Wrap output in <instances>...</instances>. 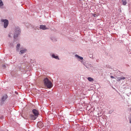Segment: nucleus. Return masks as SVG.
Segmentation results:
<instances>
[{
  "label": "nucleus",
  "instance_id": "1",
  "mask_svg": "<svg viewBox=\"0 0 131 131\" xmlns=\"http://www.w3.org/2000/svg\"><path fill=\"white\" fill-rule=\"evenodd\" d=\"M43 82L44 86L47 88L50 89L52 87V84L51 82L47 78H45Z\"/></svg>",
  "mask_w": 131,
  "mask_h": 131
},
{
  "label": "nucleus",
  "instance_id": "2",
  "mask_svg": "<svg viewBox=\"0 0 131 131\" xmlns=\"http://www.w3.org/2000/svg\"><path fill=\"white\" fill-rule=\"evenodd\" d=\"M21 33V30L19 27L16 26L14 28V37L15 39L17 38Z\"/></svg>",
  "mask_w": 131,
  "mask_h": 131
},
{
  "label": "nucleus",
  "instance_id": "3",
  "mask_svg": "<svg viewBox=\"0 0 131 131\" xmlns=\"http://www.w3.org/2000/svg\"><path fill=\"white\" fill-rule=\"evenodd\" d=\"M1 21L4 23V27L5 28H6L9 24L8 21L6 19H2L1 20Z\"/></svg>",
  "mask_w": 131,
  "mask_h": 131
},
{
  "label": "nucleus",
  "instance_id": "4",
  "mask_svg": "<svg viewBox=\"0 0 131 131\" xmlns=\"http://www.w3.org/2000/svg\"><path fill=\"white\" fill-rule=\"evenodd\" d=\"M32 112L35 116H38L39 112L37 110L34 109L32 110Z\"/></svg>",
  "mask_w": 131,
  "mask_h": 131
},
{
  "label": "nucleus",
  "instance_id": "5",
  "mask_svg": "<svg viewBox=\"0 0 131 131\" xmlns=\"http://www.w3.org/2000/svg\"><path fill=\"white\" fill-rule=\"evenodd\" d=\"M21 49L19 53V54H21L26 53L27 51V49H26L23 48L22 49Z\"/></svg>",
  "mask_w": 131,
  "mask_h": 131
},
{
  "label": "nucleus",
  "instance_id": "6",
  "mask_svg": "<svg viewBox=\"0 0 131 131\" xmlns=\"http://www.w3.org/2000/svg\"><path fill=\"white\" fill-rule=\"evenodd\" d=\"M50 56L53 58L58 60L59 59L58 57L57 54H54L52 53V54H50Z\"/></svg>",
  "mask_w": 131,
  "mask_h": 131
},
{
  "label": "nucleus",
  "instance_id": "7",
  "mask_svg": "<svg viewBox=\"0 0 131 131\" xmlns=\"http://www.w3.org/2000/svg\"><path fill=\"white\" fill-rule=\"evenodd\" d=\"M88 63H83L84 65L88 69H89L90 68V67H92L91 65L90 64H87Z\"/></svg>",
  "mask_w": 131,
  "mask_h": 131
},
{
  "label": "nucleus",
  "instance_id": "8",
  "mask_svg": "<svg viewBox=\"0 0 131 131\" xmlns=\"http://www.w3.org/2000/svg\"><path fill=\"white\" fill-rule=\"evenodd\" d=\"M39 28L40 29H42L43 30L48 29V28H47L46 26L44 25H40L39 27Z\"/></svg>",
  "mask_w": 131,
  "mask_h": 131
},
{
  "label": "nucleus",
  "instance_id": "9",
  "mask_svg": "<svg viewBox=\"0 0 131 131\" xmlns=\"http://www.w3.org/2000/svg\"><path fill=\"white\" fill-rule=\"evenodd\" d=\"M37 125L40 128H41L43 126V124L41 122H38L37 123Z\"/></svg>",
  "mask_w": 131,
  "mask_h": 131
},
{
  "label": "nucleus",
  "instance_id": "10",
  "mask_svg": "<svg viewBox=\"0 0 131 131\" xmlns=\"http://www.w3.org/2000/svg\"><path fill=\"white\" fill-rule=\"evenodd\" d=\"M20 45L19 43H18L16 46V50L17 51H19Z\"/></svg>",
  "mask_w": 131,
  "mask_h": 131
},
{
  "label": "nucleus",
  "instance_id": "11",
  "mask_svg": "<svg viewBox=\"0 0 131 131\" xmlns=\"http://www.w3.org/2000/svg\"><path fill=\"white\" fill-rule=\"evenodd\" d=\"M75 58H77L78 59H80L81 60H82L83 59L82 57H80L77 54L75 55Z\"/></svg>",
  "mask_w": 131,
  "mask_h": 131
},
{
  "label": "nucleus",
  "instance_id": "12",
  "mask_svg": "<svg viewBox=\"0 0 131 131\" xmlns=\"http://www.w3.org/2000/svg\"><path fill=\"white\" fill-rule=\"evenodd\" d=\"M7 95H5L2 97L1 100L3 101H5V100L7 98Z\"/></svg>",
  "mask_w": 131,
  "mask_h": 131
},
{
  "label": "nucleus",
  "instance_id": "13",
  "mask_svg": "<svg viewBox=\"0 0 131 131\" xmlns=\"http://www.w3.org/2000/svg\"><path fill=\"white\" fill-rule=\"evenodd\" d=\"M30 116L31 119L33 120H35L37 118V117H38L37 116H35L34 115H31Z\"/></svg>",
  "mask_w": 131,
  "mask_h": 131
},
{
  "label": "nucleus",
  "instance_id": "14",
  "mask_svg": "<svg viewBox=\"0 0 131 131\" xmlns=\"http://www.w3.org/2000/svg\"><path fill=\"white\" fill-rule=\"evenodd\" d=\"M3 4L2 1L1 0H0V8L2 9H3V7L2 6L3 5Z\"/></svg>",
  "mask_w": 131,
  "mask_h": 131
},
{
  "label": "nucleus",
  "instance_id": "15",
  "mask_svg": "<svg viewBox=\"0 0 131 131\" xmlns=\"http://www.w3.org/2000/svg\"><path fill=\"white\" fill-rule=\"evenodd\" d=\"M123 4L124 5H125L127 3L126 0H122Z\"/></svg>",
  "mask_w": 131,
  "mask_h": 131
},
{
  "label": "nucleus",
  "instance_id": "16",
  "mask_svg": "<svg viewBox=\"0 0 131 131\" xmlns=\"http://www.w3.org/2000/svg\"><path fill=\"white\" fill-rule=\"evenodd\" d=\"M51 40L53 42H55L57 40V39L54 37H52L51 38Z\"/></svg>",
  "mask_w": 131,
  "mask_h": 131
},
{
  "label": "nucleus",
  "instance_id": "17",
  "mask_svg": "<svg viewBox=\"0 0 131 131\" xmlns=\"http://www.w3.org/2000/svg\"><path fill=\"white\" fill-rule=\"evenodd\" d=\"M88 79L90 82H92L93 80V79L91 77H88Z\"/></svg>",
  "mask_w": 131,
  "mask_h": 131
},
{
  "label": "nucleus",
  "instance_id": "18",
  "mask_svg": "<svg viewBox=\"0 0 131 131\" xmlns=\"http://www.w3.org/2000/svg\"><path fill=\"white\" fill-rule=\"evenodd\" d=\"M5 101H3L2 100H1L0 104L1 105H3L4 104V103Z\"/></svg>",
  "mask_w": 131,
  "mask_h": 131
},
{
  "label": "nucleus",
  "instance_id": "19",
  "mask_svg": "<svg viewBox=\"0 0 131 131\" xmlns=\"http://www.w3.org/2000/svg\"><path fill=\"white\" fill-rule=\"evenodd\" d=\"M119 79L120 80V81L122 80H124L125 79V77H119Z\"/></svg>",
  "mask_w": 131,
  "mask_h": 131
},
{
  "label": "nucleus",
  "instance_id": "20",
  "mask_svg": "<svg viewBox=\"0 0 131 131\" xmlns=\"http://www.w3.org/2000/svg\"><path fill=\"white\" fill-rule=\"evenodd\" d=\"M14 45H13L12 43H10L9 46L10 47H14Z\"/></svg>",
  "mask_w": 131,
  "mask_h": 131
},
{
  "label": "nucleus",
  "instance_id": "21",
  "mask_svg": "<svg viewBox=\"0 0 131 131\" xmlns=\"http://www.w3.org/2000/svg\"><path fill=\"white\" fill-rule=\"evenodd\" d=\"M106 67L107 68L112 69V68H111V67H110V66H108V65H106Z\"/></svg>",
  "mask_w": 131,
  "mask_h": 131
},
{
  "label": "nucleus",
  "instance_id": "22",
  "mask_svg": "<svg viewBox=\"0 0 131 131\" xmlns=\"http://www.w3.org/2000/svg\"><path fill=\"white\" fill-rule=\"evenodd\" d=\"M119 78V77L117 78V79H116V81H120V80Z\"/></svg>",
  "mask_w": 131,
  "mask_h": 131
},
{
  "label": "nucleus",
  "instance_id": "23",
  "mask_svg": "<svg viewBox=\"0 0 131 131\" xmlns=\"http://www.w3.org/2000/svg\"><path fill=\"white\" fill-rule=\"evenodd\" d=\"M113 111L112 110H110L109 112V113H110V114L111 113H112V112H113Z\"/></svg>",
  "mask_w": 131,
  "mask_h": 131
},
{
  "label": "nucleus",
  "instance_id": "24",
  "mask_svg": "<svg viewBox=\"0 0 131 131\" xmlns=\"http://www.w3.org/2000/svg\"><path fill=\"white\" fill-rule=\"evenodd\" d=\"M90 57L91 58V57H92L93 56V55L91 54H90L89 55Z\"/></svg>",
  "mask_w": 131,
  "mask_h": 131
},
{
  "label": "nucleus",
  "instance_id": "25",
  "mask_svg": "<svg viewBox=\"0 0 131 131\" xmlns=\"http://www.w3.org/2000/svg\"><path fill=\"white\" fill-rule=\"evenodd\" d=\"M111 78L112 79H114L115 78L113 76H111Z\"/></svg>",
  "mask_w": 131,
  "mask_h": 131
},
{
  "label": "nucleus",
  "instance_id": "26",
  "mask_svg": "<svg viewBox=\"0 0 131 131\" xmlns=\"http://www.w3.org/2000/svg\"><path fill=\"white\" fill-rule=\"evenodd\" d=\"M3 67H4V68H5L6 67V66L5 64H4L3 66Z\"/></svg>",
  "mask_w": 131,
  "mask_h": 131
},
{
  "label": "nucleus",
  "instance_id": "27",
  "mask_svg": "<svg viewBox=\"0 0 131 131\" xmlns=\"http://www.w3.org/2000/svg\"><path fill=\"white\" fill-rule=\"evenodd\" d=\"M93 16L94 17H95L96 16V14H93Z\"/></svg>",
  "mask_w": 131,
  "mask_h": 131
},
{
  "label": "nucleus",
  "instance_id": "28",
  "mask_svg": "<svg viewBox=\"0 0 131 131\" xmlns=\"http://www.w3.org/2000/svg\"><path fill=\"white\" fill-rule=\"evenodd\" d=\"M129 123H131V119H129Z\"/></svg>",
  "mask_w": 131,
  "mask_h": 131
},
{
  "label": "nucleus",
  "instance_id": "29",
  "mask_svg": "<svg viewBox=\"0 0 131 131\" xmlns=\"http://www.w3.org/2000/svg\"><path fill=\"white\" fill-rule=\"evenodd\" d=\"M8 36L9 37H11L10 35V34H9Z\"/></svg>",
  "mask_w": 131,
  "mask_h": 131
},
{
  "label": "nucleus",
  "instance_id": "30",
  "mask_svg": "<svg viewBox=\"0 0 131 131\" xmlns=\"http://www.w3.org/2000/svg\"><path fill=\"white\" fill-rule=\"evenodd\" d=\"M16 92V94H17V92Z\"/></svg>",
  "mask_w": 131,
  "mask_h": 131
},
{
  "label": "nucleus",
  "instance_id": "31",
  "mask_svg": "<svg viewBox=\"0 0 131 131\" xmlns=\"http://www.w3.org/2000/svg\"><path fill=\"white\" fill-rule=\"evenodd\" d=\"M83 61L82 60V61H81V62L82 63V62Z\"/></svg>",
  "mask_w": 131,
  "mask_h": 131
}]
</instances>
